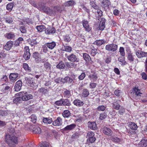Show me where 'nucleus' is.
<instances>
[{"mask_svg": "<svg viewBox=\"0 0 147 147\" xmlns=\"http://www.w3.org/2000/svg\"><path fill=\"white\" fill-rule=\"evenodd\" d=\"M8 132L9 134L5 136L6 142L10 147H15V144H18V137L15 133V130L13 128H9Z\"/></svg>", "mask_w": 147, "mask_h": 147, "instance_id": "f257e3e1", "label": "nucleus"}, {"mask_svg": "<svg viewBox=\"0 0 147 147\" xmlns=\"http://www.w3.org/2000/svg\"><path fill=\"white\" fill-rule=\"evenodd\" d=\"M19 96L22 97V100L26 101L32 99L33 96L30 94H28L26 92H21L18 93Z\"/></svg>", "mask_w": 147, "mask_h": 147, "instance_id": "f03ea898", "label": "nucleus"}, {"mask_svg": "<svg viewBox=\"0 0 147 147\" xmlns=\"http://www.w3.org/2000/svg\"><path fill=\"white\" fill-rule=\"evenodd\" d=\"M65 57L68 60L71 62H78L79 61V59L74 54L72 53L68 55L67 54L65 55Z\"/></svg>", "mask_w": 147, "mask_h": 147, "instance_id": "7ed1b4c3", "label": "nucleus"}, {"mask_svg": "<svg viewBox=\"0 0 147 147\" xmlns=\"http://www.w3.org/2000/svg\"><path fill=\"white\" fill-rule=\"evenodd\" d=\"M118 46L116 44H111L106 45L105 49L108 51L114 52L117 49Z\"/></svg>", "mask_w": 147, "mask_h": 147, "instance_id": "20e7f679", "label": "nucleus"}, {"mask_svg": "<svg viewBox=\"0 0 147 147\" xmlns=\"http://www.w3.org/2000/svg\"><path fill=\"white\" fill-rule=\"evenodd\" d=\"M134 92V94L135 96V98L137 99H139L141 96L142 93L141 92L140 89L138 87L135 88L133 89Z\"/></svg>", "mask_w": 147, "mask_h": 147, "instance_id": "39448f33", "label": "nucleus"}, {"mask_svg": "<svg viewBox=\"0 0 147 147\" xmlns=\"http://www.w3.org/2000/svg\"><path fill=\"white\" fill-rule=\"evenodd\" d=\"M30 50L28 47H26L24 48V53L23 55L24 59L26 60H28L30 56Z\"/></svg>", "mask_w": 147, "mask_h": 147, "instance_id": "423d86ee", "label": "nucleus"}, {"mask_svg": "<svg viewBox=\"0 0 147 147\" xmlns=\"http://www.w3.org/2000/svg\"><path fill=\"white\" fill-rule=\"evenodd\" d=\"M136 55L138 58H140L143 57H146L147 58V52H145L143 51H138L136 53Z\"/></svg>", "mask_w": 147, "mask_h": 147, "instance_id": "0eeeda50", "label": "nucleus"}, {"mask_svg": "<svg viewBox=\"0 0 147 147\" xmlns=\"http://www.w3.org/2000/svg\"><path fill=\"white\" fill-rule=\"evenodd\" d=\"M19 74L15 73H11L9 75V78L11 82H14L15 81L18 77Z\"/></svg>", "mask_w": 147, "mask_h": 147, "instance_id": "6e6552de", "label": "nucleus"}, {"mask_svg": "<svg viewBox=\"0 0 147 147\" xmlns=\"http://www.w3.org/2000/svg\"><path fill=\"white\" fill-rule=\"evenodd\" d=\"M22 86V82L20 80L18 81L16 83L14 87L15 91H19L21 89Z\"/></svg>", "mask_w": 147, "mask_h": 147, "instance_id": "1a4fd4ad", "label": "nucleus"}, {"mask_svg": "<svg viewBox=\"0 0 147 147\" xmlns=\"http://www.w3.org/2000/svg\"><path fill=\"white\" fill-rule=\"evenodd\" d=\"M103 132L105 135L111 136L112 133V131L109 128L106 127H104L102 129Z\"/></svg>", "mask_w": 147, "mask_h": 147, "instance_id": "9d476101", "label": "nucleus"}, {"mask_svg": "<svg viewBox=\"0 0 147 147\" xmlns=\"http://www.w3.org/2000/svg\"><path fill=\"white\" fill-rule=\"evenodd\" d=\"M13 45V42L9 41L6 42V44L3 47V49L7 51L9 50L12 47Z\"/></svg>", "mask_w": 147, "mask_h": 147, "instance_id": "9b49d317", "label": "nucleus"}, {"mask_svg": "<svg viewBox=\"0 0 147 147\" xmlns=\"http://www.w3.org/2000/svg\"><path fill=\"white\" fill-rule=\"evenodd\" d=\"M82 24L83 27L86 30L89 32L91 29L88 24V22L85 20L82 21Z\"/></svg>", "mask_w": 147, "mask_h": 147, "instance_id": "f8f14e48", "label": "nucleus"}, {"mask_svg": "<svg viewBox=\"0 0 147 147\" xmlns=\"http://www.w3.org/2000/svg\"><path fill=\"white\" fill-rule=\"evenodd\" d=\"M88 125V128L92 130H95L97 129L96 124L94 122L89 121Z\"/></svg>", "mask_w": 147, "mask_h": 147, "instance_id": "ddd939ff", "label": "nucleus"}, {"mask_svg": "<svg viewBox=\"0 0 147 147\" xmlns=\"http://www.w3.org/2000/svg\"><path fill=\"white\" fill-rule=\"evenodd\" d=\"M110 5V2L109 0H104L102 2V6L105 9H108Z\"/></svg>", "mask_w": 147, "mask_h": 147, "instance_id": "4468645a", "label": "nucleus"}, {"mask_svg": "<svg viewBox=\"0 0 147 147\" xmlns=\"http://www.w3.org/2000/svg\"><path fill=\"white\" fill-rule=\"evenodd\" d=\"M33 57L37 63H39L41 60L40 55L38 52H34L33 54Z\"/></svg>", "mask_w": 147, "mask_h": 147, "instance_id": "2eb2a0df", "label": "nucleus"}, {"mask_svg": "<svg viewBox=\"0 0 147 147\" xmlns=\"http://www.w3.org/2000/svg\"><path fill=\"white\" fill-rule=\"evenodd\" d=\"M61 81L63 82H66L69 84H72L73 82V80L68 76L65 77L64 78H61Z\"/></svg>", "mask_w": 147, "mask_h": 147, "instance_id": "dca6fc26", "label": "nucleus"}, {"mask_svg": "<svg viewBox=\"0 0 147 147\" xmlns=\"http://www.w3.org/2000/svg\"><path fill=\"white\" fill-rule=\"evenodd\" d=\"M55 29L53 27H47L45 30V33L47 34L54 33L55 32Z\"/></svg>", "mask_w": 147, "mask_h": 147, "instance_id": "f3484780", "label": "nucleus"}, {"mask_svg": "<svg viewBox=\"0 0 147 147\" xmlns=\"http://www.w3.org/2000/svg\"><path fill=\"white\" fill-rule=\"evenodd\" d=\"M73 103L74 105L78 107H82L84 104L83 102L79 99L75 100H74Z\"/></svg>", "mask_w": 147, "mask_h": 147, "instance_id": "a211bd4d", "label": "nucleus"}, {"mask_svg": "<svg viewBox=\"0 0 147 147\" xmlns=\"http://www.w3.org/2000/svg\"><path fill=\"white\" fill-rule=\"evenodd\" d=\"M62 119L60 117H58L57 119L53 123V125L54 126H59L62 125Z\"/></svg>", "mask_w": 147, "mask_h": 147, "instance_id": "6ab92c4d", "label": "nucleus"}, {"mask_svg": "<svg viewBox=\"0 0 147 147\" xmlns=\"http://www.w3.org/2000/svg\"><path fill=\"white\" fill-rule=\"evenodd\" d=\"M5 36L8 39L14 40L15 35L13 32L7 33L5 34Z\"/></svg>", "mask_w": 147, "mask_h": 147, "instance_id": "aec40b11", "label": "nucleus"}, {"mask_svg": "<svg viewBox=\"0 0 147 147\" xmlns=\"http://www.w3.org/2000/svg\"><path fill=\"white\" fill-rule=\"evenodd\" d=\"M105 19L102 18L101 19V20L99 26V28L100 30H103L105 28Z\"/></svg>", "mask_w": 147, "mask_h": 147, "instance_id": "412c9836", "label": "nucleus"}, {"mask_svg": "<svg viewBox=\"0 0 147 147\" xmlns=\"http://www.w3.org/2000/svg\"><path fill=\"white\" fill-rule=\"evenodd\" d=\"M63 46L62 47V50L66 52L70 53L72 51V48L70 46H65L63 45Z\"/></svg>", "mask_w": 147, "mask_h": 147, "instance_id": "4be33fe9", "label": "nucleus"}, {"mask_svg": "<svg viewBox=\"0 0 147 147\" xmlns=\"http://www.w3.org/2000/svg\"><path fill=\"white\" fill-rule=\"evenodd\" d=\"M44 67L45 71L47 72H51V66L49 63L46 62L45 63L44 65Z\"/></svg>", "mask_w": 147, "mask_h": 147, "instance_id": "5701e85b", "label": "nucleus"}, {"mask_svg": "<svg viewBox=\"0 0 147 147\" xmlns=\"http://www.w3.org/2000/svg\"><path fill=\"white\" fill-rule=\"evenodd\" d=\"M45 45L50 49H53L56 45L55 42H51L47 43L45 44Z\"/></svg>", "mask_w": 147, "mask_h": 147, "instance_id": "b1692460", "label": "nucleus"}, {"mask_svg": "<svg viewBox=\"0 0 147 147\" xmlns=\"http://www.w3.org/2000/svg\"><path fill=\"white\" fill-rule=\"evenodd\" d=\"M118 60L119 61L121 62V64L122 66L126 65L127 64V63L125 60V56L122 55L120 56L119 57Z\"/></svg>", "mask_w": 147, "mask_h": 147, "instance_id": "393cba45", "label": "nucleus"}, {"mask_svg": "<svg viewBox=\"0 0 147 147\" xmlns=\"http://www.w3.org/2000/svg\"><path fill=\"white\" fill-rule=\"evenodd\" d=\"M127 59L130 62H131L134 60V56L130 51L128 52L127 53Z\"/></svg>", "mask_w": 147, "mask_h": 147, "instance_id": "a878e982", "label": "nucleus"}, {"mask_svg": "<svg viewBox=\"0 0 147 147\" xmlns=\"http://www.w3.org/2000/svg\"><path fill=\"white\" fill-rule=\"evenodd\" d=\"M139 145L140 147H146L147 146V139H142L140 142Z\"/></svg>", "mask_w": 147, "mask_h": 147, "instance_id": "bb28decb", "label": "nucleus"}, {"mask_svg": "<svg viewBox=\"0 0 147 147\" xmlns=\"http://www.w3.org/2000/svg\"><path fill=\"white\" fill-rule=\"evenodd\" d=\"M62 115L64 118H68L71 116V113L69 110H66L63 111Z\"/></svg>", "mask_w": 147, "mask_h": 147, "instance_id": "cd10ccee", "label": "nucleus"}, {"mask_svg": "<svg viewBox=\"0 0 147 147\" xmlns=\"http://www.w3.org/2000/svg\"><path fill=\"white\" fill-rule=\"evenodd\" d=\"M76 4V3L73 0H70L65 2L64 5L65 6H72Z\"/></svg>", "mask_w": 147, "mask_h": 147, "instance_id": "c85d7f7f", "label": "nucleus"}, {"mask_svg": "<svg viewBox=\"0 0 147 147\" xmlns=\"http://www.w3.org/2000/svg\"><path fill=\"white\" fill-rule=\"evenodd\" d=\"M25 79L26 80V83L28 85L32 86L33 83L32 78L30 77H26Z\"/></svg>", "mask_w": 147, "mask_h": 147, "instance_id": "c756f323", "label": "nucleus"}, {"mask_svg": "<svg viewBox=\"0 0 147 147\" xmlns=\"http://www.w3.org/2000/svg\"><path fill=\"white\" fill-rule=\"evenodd\" d=\"M76 125L74 124H72L68 125L65 127L64 129V130H71L75 128Z\"/></svg>", "mask_w": 147, "mask_h": 147, "instance_id": "7c9ffc66", "label": "nucleus"}, {"mask_svg": "<svg viewBox=\"0 0 147 147\" xmlns=\"http://www.w3.org/2000/svg\"><path fill=\"white\" fill-rule=\"evenodd\" d=\"M41 129L38 125H36L34 127L33 131L34 133L40 134L41 133Z\"/></svg>", "mask_w": 147, "mask_h": 147, "instance_id": "2f4dec72", "label": "nucleus"}, {"mask_svg": "<svg viewBox=\"0 0 147 147\" xmlns=\"http://www.w3.org/2000/svg\"><path fill=\"white\" fill-rule=\"evenodd\" d=\"M106 41L104 40H96L95 41L94 43L98 46L105 43L106 42Z\"/></svg>", "mask_w": 147, "mask_h": 147, "instance_id": "473e14b6", "label": "nucleus"}, {"mask_svg": "<svg viewBox=\"0 0 147 147\" xmlns=\"http://www.w3.org/2000/svg\"><path fill=\"white\" fill-rule=\"evenodd\" d=\"M113 108L116 110H119L120 107V105L119 103L117 102V101L114 102L112 104Z\"/></svg>", "mask_w": 147, "mask_h": 147, "instance_id": "72a5a7b5", "label": "nucleus"}, {"mask_svg": "<svg viewBox=\"0 0 147 147\" xmlns=\"http://www.w3.org/2000/svg\"><path fill=\"white\" fill-rule=\"evenodd\" d=\"M63 105L69 106L71 105V104L69 100L67 99H62Z\"/></svg>", "mask_w": 147, "mask_h": 147, "instance_id": "f704fd0d", "label": "nucleus"}, {"mask_svg": "<svg viewBox=\"0 0 147 147\" xmlns=\"http://www.w3.org/2000/svg\"><path fill=\"white\" fill-rule=\"evenodd\" d=\"M36 28L39 32H42L45 31L46 29L45 27L43 25L38 26H36Z\"/></svg>", "mask_w": 147, "mask_h": 147, "instance_id": "c9c22d12", "label": "nucleus"}, {"mask_svg": "<svg viewBox=\"0 0 147 147\" xmlns=\"http://www.w3.org/2000/svg\"><path fill=\"white\" fill-rule=\"evenodd\" d=\"M129 127L131 129L133 130L137 129L138 127L137 125L136 124L132 122L129 123Z\"/></svg>", "mask_w": 147, "mask_h": 147, "instance_id": "e433bc0d", "label": "nucleus"}, {"mask_svg": "<svg viewBox=\"0 0 147 147\" xmlns=\"http://www.w3.org/2000/svg\"><path fill=\"white\" fill-rule=\"evenodd\" d=\"M4 19L5 20L6 22L8 23H12L13 21V20L12 18L10 16L4 17Z\"/></svg>", "mask_w": 147, "mask_h": 147, "instance_id": "4c0bfd02", "label": "nucleus"}, {"mask_svg": "<svg viewBox=\"0 0 147 147\" xmlns=\"http://www.w3.org/2000/svg\"><path fill=\"white\" fill-rule=\"evenodd\" d=\"M47 13L50 15H55L56 13V11L55 10H53V9H50L49 7Z\"/></svg>", "mask_w": 147, "mask_h": 147, "instance_id": "58836bf2", "label": "nucleus"}, {"mask_svg": "<svg viewBox=\"0 0 147 147\" xmlns=\"http://www.w3.org/2000/svg\"><path fill=\"white\" fill-rule=\"evenodd\" d=\"M43 122L45 123L50 124L52 121V118H44L43 120Z\"/></svg>", "mask_w": 147, "mask_h": 147, "instance_id": "ea45409f", "label": "nucleus"}, {"mask_svg": "<svg viewBox=\"0 0 147 147\" xmlns=\"http://www.w3.org/2000/svg\"><path fill=\"white\" fill-rule=\"evenodd\" d=\"M83 57L84 60L86 61H88L90 60H91L90 57L87 53H85L83 54Z\"/></svg>", "mask_w": 147, "mask_h": 147, "instance_id": "a19ab883", "label": "nucleus"}, {"mask_svg": "<svg viewBox=\"0 0 147 147\" xmlns=\"http://www.w3.org/2000/svg\"><path fill=\"white\" fill-rule=\"evenodd\" d=\"M88 78H90V80L93 82L95 81L97 78V75L96 74H94L90 75L88 76Z\"/></svg>", "mask_w": 147, "mask_h": 147, "instance_id": "79ce46f5", "label": "nucleus"}, {"mask_svg": "<svg viewBox=\"0 0 147 147\" xmlns=\"http://www.w3.org/2000/svg\"><path fill=\"white\" fill-rule=\"evenodd\" d=\"M23 67L24 69L26 71L28 72H30L31 71V69L30 67L28 65L27 63H24L23 64Z\"/></svg>", "mask_w": 147, "mask_h": 147, "instance_id": "37998d69", "label": "nucleus"}, {"mask_svg": "<svg viewBox=\"0 0 147 147\" xmlns=\"http://www.w3.org/2000/svg\"><path fill=\"white\" fill-rule=\"evenodd\" d=\"M111 139L112 141L114 142L118 143L120 141V139L119 138L114 136H112L111 137Z\"/></svg>", "mask_w": 147, "mask_h": 147, "instance_id": "c03bdc74", "label": "nucleus"}, {"mask_svg": "<svg viewBox=\"0 0 147 147\" xmlns=\"http://www.w3.org/2000/svg\"><path fill=\"white\" fill-rule=\"evenodd\" d=\"M38 91L39 92L44 94H47L48 92L47 89L43 88H40L38 90Z\"/></svg>", "mask_w": 147, "mask_h": 147, "instance_id": "a18cd8bd", "label": "nucleus"}, {"mask_svg": "<svg viewBox=\"0 0 147 147\" xmlns=\"http://www.w3.org/2000/svg\"><path fill=\"white\" fill-rule=\"evenodd\" d=\"M88 90L87 89H84L82 93V96L84 97H87L89 95Z\"/></svg>", "mask_w": 147, "mask_h": 147, "instance_id": "49530a36", "label": "nucleus"}, {"mask_svg": "<svg viewBox=\"0 0 147 147\" xmlns=\"http://www.w3.org/2000/svg\"><path fill=\"white\" fill-rule=\"evenodd\" d=\"M22 100V97L20 96L19 97H17L13 100V102L14 103H17V102H20Z\"/></svg>", "mask_w": 147, "mask_h": 147, "instance_id": "de8ad7c7", "label": "nucleus"}, {"mask_svg": "<svg viewBox=\"0 0 147 147\" xmlns=\"http://www.w3.org/2000/svg\"><path fill=\"white\" fill-rule=\"evenodd\" d=\"M65 65L64 63L62 62H60L56 66V67L57 68L59 69H62L64 68Z\"/></svg>", "mask_w": 147, "mask_h": 147, "instance_id": "09e8293b", "label": "nucleus"}, {"mask_svg": "<svg viewBox=\"0 0 147 147\" xmlns=\"http://www.w3.org/2000/svg\"><path fill=\"white\" fill-rule=\"evenodd\" d=\"M95 135L94 133L92 131L88 132L86 136V138H89L93 136H94Z\"/></svg>", "mask_w": 147, "mask_h": 147, "instance_id": "8fccbe9b", "label": "nucleus"}, {"mask_svg": "<svg viewBox=\"0 0 147 147\" xmlns=\"http://www.w3.org/2000/svg\"><path fill=\"white\" fill-rule=\"evenodd\" d=\"M119 52L120 54L123 56H125V53L124 48L122 47H120L119 50Z\"/></svg>", "mask_w": 147, "mask_h": 147, "instance_id": "3c124183", "label": "nucleus"}, {"mask_svg": "<svg viewBox=\"0 0 147 147\" xmlns=\"http://www.w3.org/2000/svg\"><path fill=\"white\" fill-rule=\"evenodd\" d=\"M13 7V4L11 3L7 5L6 6L7 9L8 10L11 11Z\"/></svg>", "mask_w": 147, "mask_h": 147, "instance_id": "603ef678", "label": "nucleus"}, {"mask_svg": "<svg viewBox=\"0 0 147 147\" xmlns=\"http://www.w3.org/2000/svg\"><path fill=\"white\" fill-rule=\"evenodd\" d=\"M30 118L31 119V121L33 123H35L36 122L37 117L35 115H32L30 116Z\"/></svg>", "mask_w": 147, "mask_h": 147, "instance_id": "864d4df0", "label": "nucleus"}, {"mask_svg": "<svg viewBox=\"0 0 147 147\" xmlns=\"http://www.w3.org/2000/svg\"><path fill=\"white\" fill-rule=\"evenodd\" d=\"M96 140V138L94 136L89 138H88L87 141L89 143H93Z\"/></svg>", "mask_w": 147, "mask_h": 147, "instance_id": "5fc2aeb1", "label": "nucleus"}, {"mask_svg": "<svg viewBox=\"0 0 147 147\" xmlns=\"http://www.w3.org/2000/svg\"><path fill=\"white\" fill-rule=\"evenodd\" d=\"M49 8V7L45 5H43L42 6V7L41 8H40V9H39L40 10H42L44 12L47 13V12L48 9Z\"/></svg>", "mask_w": 147, "mask_h": 147, "instance_id": "6e6d98bb", "label": "nucleus"}, {"mask_svg": "<svg viewBox=\"0 0 147 147\" xmlns=\"http://www.w3.org/2000/svg\"><path fill=\"white\" fill-rule=\"evenodd\" d=\"M107 116V115L106 113H102L100 114L99 118L101 120H102L105 119Z\"/></svg>", "mask_w": 147, "mask_h": 147, "instance_id": "4d7b16f0", "label": "nucleus"}, {"mask_svg": "<svg viewBox=\"0 0 147 147\" xmlns=\"http://www.w3.org/2000/svg\"><path fill=\"white\" fill-rule=\"evenodd\" d=\"M20 30L21 32L22 33L24 34L26 33V30L24 26H20Z\"/></svg>", "mask_w": 147, "mask_h": 147, "instance_id": "13d9d810", "label": "nucleus"}, {"mask_svg": "<svg viewBox=\"0 0 147 147\" xmlns=\"http://www.w3.org/2000/svg\"><path fill=\"white\" fill-rule=\"evenodd\" d=\"M91 6L95 9L98 8V6L95 4V2L93 1H91L90 2Z\"/></svg>", "mask_w": 147, "mask_h": 147, "instance_id": "bf43d9fd", "label": "nucleus"}, {"mask_svg": "<svg viewBox=\"0 0 147 147\" xmlns=\"http://www.w3.org/2000/svg\"><path fill=\"white\" fill-rule=\"evenodd\" d=\"M106 108V106L101 105L98 106L97 108V110L99 111H104Z\"/></svg>", "mask_w": 147, "mask_h": 147, "instance_id": "052dcab7", "label": "nucleus"}, {"mask_svg": "<svg viewBox=\"0 0 147 147\" xmlns=\"http://www.w3.org/2000/svg\"><path fill=\"white\" fill-rule=\"evenodd\" d=\"M63 101L62 99H61L60 100L56 101L55 102V104L57 106H62L63 105Z\"/></svg>", "mask_w": 147, "mask_h": 147, "instance_id": "680f3d73", "label": "nucleus"}, {"mask_svg": "<svg viewBox=\"0 0 147 147\" xmlns=\"http://www.w3.org/2000/svg\"><path fill=\"white\" fill-rule=\"evenodd\" d=\"M119 109L118 114L121 115H123L125 112V109L121 107L120 108H119Z\"/></svg>", "mask_w": 147, "mask_h": 147, "instance_id": "e2e57ef3", "label": "nucleus"}, {"mask_svg": "<svg viewBox=\"0 0 147 147\" xmlns=\"http://www.w3.org/2000/svg\"><path fill=\"white\" fill-rule=\"evenodd\" d=\"M40 147H49V144L46 142H42L40 145Z\"/></svg>", "mask_w": 147, "mask_h": 147, "instance_id": "0e129e2a", "label": "nucleus"}, {"mask_svg": "<svg viewBox=\"0 0 147 147\" xmlns=\"http://www.w3.org/2000/svg\"><path fill=\"white\" fill-rule=\"evenodd\" d=\"M97 53V50L95 48H94L92 49L91 54L92 56H94Z\"/></svg>", "mask_w": 147, "mask_h": 147, "instance_id": "69168bd1", "label": "nucleus"}, {"mask_svg": "<svg viewBox=\"0 0 147 147\" xmlns=\"http://www.w3.org/2000/svg\"><path fill=\"white\" fill-rule=\"evenodd\" d=\"M64 94L67 97H69L70 95V92L67 90H66L64 92Z\"/></svg>", "mask_w": 147, "mask_h": 147, "instance_id": "338daca9", "label": "nucleus"}, {"mask_svg": "<svg viewBox=\"0 0 147 147\" xmlns=\"http://www.w3.org/2000/svg\"><path fill=\"white\" fill-rule=\"evenodd\" d=\"M86 74L84 73H82L79 76L78 79L80 80H83L85 77Z\"/></svg>", "mask_w": 147, "mask_h": 147, "instance_id": "774afa93", "label": "nucleus"}]
</instances>
